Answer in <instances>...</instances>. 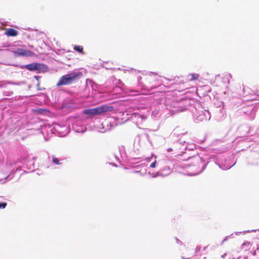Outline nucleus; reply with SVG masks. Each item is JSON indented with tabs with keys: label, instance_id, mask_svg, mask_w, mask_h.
Listing matches in <instances>:
<instances>
[{
	"label": "nucleus",
	"instance_id": "7ed1b4c3",
	"mask_svg": "<svg viewBox=\"0 0 259 259\" xmlns=\"http://www.w3.org/2000/svg\"><path fill=\"white\" fill-rule=\"evenodd\" d=\"M26 68L30 71H45L47 66L42 64L33 63L26 65Z\"/></svg>",
	"mask_w": 259,
	"mask_h": 259
},
{
	"label": "nucleus",
	"instance_id": "1a4fd4ad",
	"mask_svg": "<svg viewBox=\"0 0 259 259\" xmlns=\"http://www.w3.org/2000/svg\"><path fill=\"white\" fill-rule=\"evenodd\" d=\"M7 204L6 202H0V209H4L5 208L6 206H7Z\"/></svg>",
	"mask_w": 259,
	"mask_h": 259
},
{
	"label": "nucleus",
	"instance_id": "423d86ee",
	"mask_svg": "<svg viewBox=\"0 0 259 259\" xmlns=\"http://www.w3.org/2000/svg\"><path fill=\"white\" fill-rule=\"evenodd\" d=\"M188 77L190 81H193L198 79L199 75L197 74L191 73L189 74Z\"/></svg>",
	"mask_w": 259,
	"mask_h": 259
},
{
	"label": "nucleus",
	"instance_id": "9b49d317",
	"mask_svg": "<svg viewBox=\"0 0 259 259\" xmlns=\"http://www.w3.org/2000/svg\"><path fill=\"white\" fill-rule=\"evenodd\" d=\"M221 78V77L220 76V75H218V76H215V79L216 80H220Z\"/></svg>",
	"mask_w": 259,
	"mask_h": 259
},
{
	"label": "nucleus",
	"instance_id": "f03ea898",
	"mask_svg": "<svg viewBox=\"0 0 259 259\" xmlns=\"http://www.w3.org/2000/svg\"><path fill=\"white\" fill-rule=\"evenodd\" d=\"M114 110V107L112 106L102 105L92 109H85L83 113L90 116H95L99 115L103 112L112 111Z\"/></svg>",
	"mask_w": 259,
	"mask_h": 259
},
{
	"label": "nucleus",
	"instance_id": "39448f33",
	"mask_svg": "<svg viewBox=\"0 0 259 259\" xmlns=\"http://www.w3.org/2000/svg\"><path fill=\"white\" fill-rule=\"evenodd\" d=\"M18 31L13 28H9L6 29L5 35L8 36L15 37L18 35Z\"/></svg>",
	"mask_w": 259,
	"mask_h": 259
},
{
	"label": "nucleus",
	"instance_id": "f8f14e48",
	"mask_svg": "<svg viewBox=\"0 0 259 259\" xmlns=\"http://www.w3.org/2000/svg\"><path fill=\"white\" fill-rule=\"evenodd\" d=\"M242 245H247V244L246 243H244L242 244Z\"/></svg>",
	"mask_w": 259,
	"mask_h": 259
},
{
	"label": "nucleus",
	"instance_id": "ddd939ff",
	"mask_svg": "<svg viewBox=\"0 0 259 259\" xmlns=\"http://www.w3.org/2000/svg\"><path fill=\"white\" fill-rule=\"evenodd\" d=\"M242 245H247V244L246 243H244L242 244Z\"/></svg>",
	"mask_w": 259,
	"mask_h": 259
},
{
	"label": "nucleus",
	"instance_id": "f257e3e1",
	"mask_svg": "<svg viewBox=\"0 0 259 259\" xmlns=\"http://www.w3.org/2000/svg\"><path fill=\"white\" fill-rule=\"evenodd\" d=\"M81 74V72H77L63 75L57 83V86L60 87L70 84L74 82L78 77L80 76Z\"/></svg>",
	"mask_w": 259,
	"mask_h": 259
},
{
	"label": "nucleus",
	"instance_id": "9d476101",
	"mask_svg": "<svg viewBox=\"0 0 259 259\" xmlns=\"http://www.w3.org/2000/svg\"><path fill=\"white\" fill-rule=\"evenodd\" d=\"M156 161H154L153 162H152V163L151 164L150 166H151V167H152V168H154V167H155V166H156Z\"/></svg>",
	"mask_w": 259,
	"mask_h": 259
},
{
	"label": "nucleus",
	"instance_id": "0eeeda50",
	"mask_svg": "<svg viewBox=\"0 0 259 259\" xmlns=\"http://www.w3.org/2000/svg\"><path fill=\"white\" fill-rule=\"evenodd\" d=\"M74 49L77 51V52H79L81 54H84L83 51V47L81 46H75L74 47Z\"/></svg>",
	"mask_w": 259,
	"mask_h": 259
},
{
	"label": "nucleus",
	"instance_id": "20e7f679",
	"mask_svg": "<svg viewBox=\"0 0 259 259\" xmlns=\"http://www.w3.org/2000/svg\"><path fill=\"white\" fill-rule=\"evenodd\" d=\"M12 52L15 57L19 56L31 57L34 55V53L31 51L20 48L17 49L15 51H13Z\"/></svg>",
	"mask_w": 259,
	"mask_h": 259
},
{
	"label": "nucleus",
	"instance_id": "6e6552de",
	"mask_svg": "<svg viewBox=\"0 0 259 259\" xmlns=\"http://www.w3.org/2000/svg\"><path fill=\"white\" fill-rule=\"evenodd\" d=\"M52 160H53V162L55 164H57V165L60 164V163L59 162V160L56 157L53 156Z\"/></svg>",
	"mask_w": 259,
	"mask_h": 259
}]
</instances>
